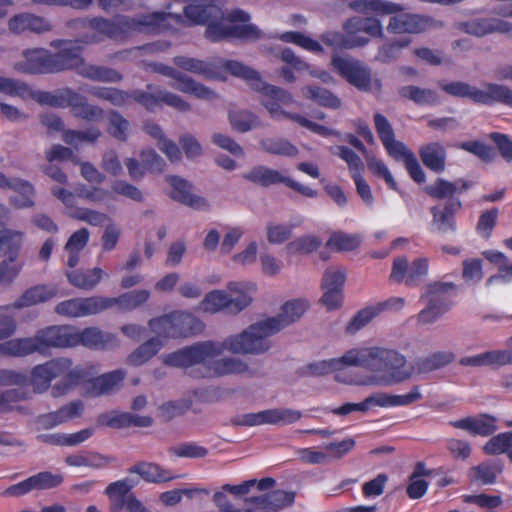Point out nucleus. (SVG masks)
<instances>
[{
  "label": "nucleus",
  "mask_w": 512,
  "mask_h": 512,
  "mask_svg": "<svg viewBox=\"0 0 512 512\" xmlns=\"http://www.w3.org/2000/svg\"><path fill=\"white\" fill-rule=\"evenodd\" d=\"M304 300L283 304L281 313L251 324L243 332L227 337L223 342L207 340L196 342L163 357V364L181 368L195 379L216 378L248 371L246 363L235 358L216 359L225 350L235 354H262L270 346L269 337L298 320L307 310Z\"/></svg>",
  "instance_id": "obj_1"
},
{
  "label": "nucleus",
  "mask_w": 512,
  "mask_h": 512,
  "mask_svg": "<svg viewBox=\"0 0 512 512\" xmlns=\"http://www.w3.org/2000/svg\"><path fill=\"white\" fill-rule=\"evenodd\" d=\"M50 47L57 49V52L41 47L25 49L22 52L23 60L16 65V69L34 75L74 71L83 78L107 83H117L123 79V75L113 68L87 64L83 47L74 45L72 40L55 39L50 42Z\"/></svg>",
  "instance_id": "obj_2"
},
{
  "label": "nucleus",
  "mask_w": 512,
  "mask_h": 512,
  "mask_svg": "<svg viewBox=\"0 0 512 512\" xmlns=\"http://www.w3.org/2000/svg\"><path fill=\"white\" fill-rule=\"evenodd\" d=\"M184 22L180 14L165 11H155L131 17L118 15L114 19L101 16L91 18H76L67 21L68 28H89L95 35L78 40L83 43H96L105 38L123 42L132 34L160 35L172 30Z\"/></svg>",
  "instance_id": "obj_3"
},
{
  "label": "nucleus",
  "mask_w": 512,
  "mask_h": 512,
  "mask_svg": "<svg viewBox=\"0 0 512 512\" xmlns=\"http://www.w3.org/2000/svg\"><path fill=\"white\" fill-rule=\"evenodd\" d=\"M344 359L350 365L365 368L374 375L367 382L372 385L390 386L408 380L413 368L398 350L384 346L359 347L348 350Z\"/></svg>",
  "instance_id": "obj_4"
},
{
  "label": "nucleus",
  "mask_w": 512,
  "mask_h": 512,
  "mask_svg": "<svg viewBox=\"0 0 512 512\" xmlns=\"http://www.w3.org/2000/svg\"><path fill=\"white\" fill-rule=\"evenodd\" d=\"M0 92L11 97L24 100L33 99L42 106L53 108L70 107L76 118L87 121H98L103 117L102 108L89 104L86 98L72 88L63 87L54 91H34L31 87L17 79L0 76Z\"/></svg>",
  "instance_id": "obj_5"
},
{
  "label": "nucleus",
  "mask_w": 512,
  "mask_h": 512,
  "mask_svg": "<svg viewBox=\"0 0 512 512\" xmlns=\"http://www.w3.org/2000/svg\"><path fill=\"white\" fill-rule=\"evenodd\" d=\"M85 369L80 366L73 367V361L67 357H56L42 364L35 365L28 376V384L34 392H46L54 379L61 380L52 387L55 397L66 394L77 386L85 377Z\"/></svg>",
  "instance_id": "obj_6"
},
{
  "label": "nucleus",
  "mask_w": 512,
  "mask_h": 512,
  "mask_svg": "<svg viewBox=\"0 0 512 512\" xmlns=\"http://www.w3.org/2000/svg\"><path fill=\"white\" fill-rule=\"evenodd\" d=\"M119 341L115 334L104 332L97 327L79 330L72 325L46 326L44 355L51 349L84 346L95 350L114 348Z\"/></svg>",
  "instance_id": "obj_7"
},
{
  "label": "nucleus",
  "mask_w": 512,
  "mask_h": 512,
  "mask_svg": "<svg viewBox=\"0 0 512 512\" xmlns=\"http://www.w3.org/2000/svg\"><path fill=\"white\" fill-rule=\"evenodd\" d=\"M147 89L151 92L139 89L127 92L114 87L94 86L91 87L88 92L100 100L108 101L112 105L119 107L125 105L129 99H133L136 103L142 105L150 112H153L163 104L180 112L190 110V105L174 93L163 89L154 90V86L152 84H148Z\"/></svg>",
  "instance_id": "obj_8"
},
{
  "label": "nucleus",
  "mask_w": 512,
  "mask_h": 512,
  "mask_svg": "<svg viewBox=\"0 0 512 512\" xmlns=\"http://www.w3.org/2000/svg\"><path fill=\"white\" fill-rule=\"evenodd\" d=\"M10 307H0V357L24 358L34 353L44 355L46 327L38 329L33 336L11 338L17 330V321L8 313Z\"/></svg>",
  "instance_id": "obj_9"
},
{
  "label": "nucleus",
  "mask_w": 512,
  "mask_h": 512,
  "mask_svg": "<svg viewBox=\"0 0 512 512\" xmlns=\"http://www.w3.org/2000/svg\"><path fill=\"white\" fill-rule=\"evenodd\" d=\"M225 67L229 71V74L245 80L253 90L262 93L265 97L263 105L272 118L291 120L289 115H298L297 113L287 112L281 108V104H289L292 101L291 94L280 87L264 82L258 71L239 61H227Z\"/></svg>",
  "instance_id": "obj_10"
},
{
  "label": "nucleus",
  "mask_w": 512,
  "mask_h": 512,
  "mask_svg": "<svg viewBox=\"0 0 512 512\" xmlns=\"http://www.w3.org/2000/svg\"><path fill=\"white\" fill-rule=\"evenodd\" d=\"M343 29L345 34L341 32L322 34V42L333 48H354L364 46L369 41L367 37L361 36V33L371 37L383 36L382 24L376 18L351 17L344 23Z\"/></svg>",
  "instance_id": "obj_11"
},
{
  "label": "nucleus",
  "mask_w": 512,
  "mask_h": 512,
  "mask_svg": "<svg viewBox=\"0 0 512 512\" xmlns=\"http://www.w3.org/2000/svg\"><path fill=\"white\" fill-rule=\"evenodd\" d=\"M253 285L243 282H229L227 291L213 290L208 292L201 302L204 311L217 313L224 311L229 314H238L252 302L249 291Z\"/></svg>",
  "instance_id": "obj_12"
},
{
  "label": "nucleus",
  "mask_w": 512,
  "mask_h": 512,
  "mask_svg": "<svg viewBox=\"0 0 512 512\" xmlns=\"http://www.w3.org/2000/svg\"><path fill=\"white\" fill-rule=\"evenodd\" d=\"M439 87L451 96L468 98L478 105L492 106L495 103H501L512 107V90L505 85L486 83L485 89L481 90L466 82L454 81L439 83Z\"/></svg>",
  "instance_id": "obj_13"
},
{
  "label": "nucleus",
  "mask_w": 512,
  "mask_h": 512,
  "mask_svg": "<svg viewBox=\"0 0 512 512\" xmlns=\"http://www.w3.org/2000/svg\"><path fill=\"white\" fill-rule=\"evenodd\" d=\"M150 330L164 339L187 338L201 333L204 323L193 314L173 311L148 321Z\"/></svg>",
  "instance_id": "obj_14"
},
{
  "label": "nucleus",
  "mask_w": 512,
  "mask_h": 512,
  "mask_svg": "<svg viewBox=\"0 0 512 512\" xmlns=\"http://www.w3.org/2000/svg\"><path fill=\"white\" fill-rule=\"evenodd\" d=\"M455 290L456 285L453 282L436 281L427 284L425 292L420 297L421 300L427 301V306L418 313V322L431 324L447 313L453 305L449 293Z\"/></svg>",
  "instance_id": "obj_15"
},
{
  "label": "nucleus",
  "mask_w": 512,
  "mask_h": 512,
  "mask_svg": "<svg viewBox=\"0 0 512 512\" xmlns=\"http://www.w3.org/2000/svg\"><path fill=\"white\" fill-rule=\"evenodd\" d=\"M420 386L415 385L411 391L404 395H392L386 392H374L370 396L366 397L360 403H344L340 407L333 410L336 415H348L351 412H367L372 407H400L408 406L422 399Z\"/></svg>",
  "instance_id": "obj_16"
},
{
  "label": "nucleus",
  "mask_w": 512,
  "mask_h": 512,
  "mask_svg": "<svg viewBox=\"0 0 512 512\" xmlns=\"http://www.w3.org/2000/svg\"><path fill=\"white\" fill-rule=\"evenodd\" d=\"M331 64L336 73L360 91L370 92L373 87H381V81L372 78L371 69L358 60L334 55Z\"/></svg>",
  "instance_id": "obj_17"
},
{
  "label": "nucleus",
  "mask_w": 512,
  "mask_h": 512,
  "mask_svg": "<svg viewBox=\"0 0 512 512\" xmlns=\"http://www.w3.org/2000/svg\"><path fill=\"white\" fill-rule=\"evenodd\" d=\"M373 119L377 135L388 155L404 164L409 161L415 154L403 142L395 139L393 127L388 119L379 112L374 114Z\"/></svg>",
  "instance_id": "obj_18"
},
{
  "label": "nucleus",
  "mask_w": 512,
  "mask_h": 512,
  "mask_svg": "<svg viewBox=\"0 0 512 512\" xmlns=\"http://www.w3.org/2000/svg\"><path fill=\"white\" fill-rule=\"evenodd\" d=\"M332 153L347 163L358 195L366 205H372L374 198L370 186L362 176L364 163L360 156L349 147L343 145L333 148Z\"/></svg>",
  "instance_id": "obj_19"
},
{
  "label": "nucleus",
  "mask_w": 512,
  "mask_h": 512,
  "mask_svg": "<svg viewBox=\"0 0 512 512\" xmlns=\"http://www.w3.org/2000/svg\"><path fill=\"white\" fill-rule=\"evenodd\" d=\"M428 270L427 258H417L409 265L406 257H398L393 261L390 279L397 283L404 281L407 286L416 287L428 274Z\"/></svg>",
  "instance_id": "obj_20"
},
{
  "label": "nucleus",
  "mask_w": 512,
  "mask_h": 512,
  "mask_svg": "<svg viewBox=\"0 0 512 512\" xmlns=\"http://www.w3.org/2000/svg\"><path fill=\"white\" fill-rule=\"evenodd\" d=\"M461 209L462 202L459 198H450L443 204L431 207L430 230L441 235L455 233L457 230L456 214Z\"/></svg>",
  "instance_id": "obj_21"
},
{
  "label": "nucleus",
  "mask_w": 512,
  "mask_h": 512,
  "mask_svg": "<svg viewBox=\"0 0 512 512\" xmlns=\"http://www.w3.org/2000/svg\"><path fill=\"white\" fill-rule=\"evenodd\" d=\"M64 481L61 474L42 471L25 480L7 487L1 495L4 497H21L32 490H48L60 486Z\"/></svg>",
  "instance_id": "obj_22"
},
{
  "label": "nucleus",
  "mask_w": 512,
  "mask_h": 512,
  "mask_svg": "<svg viewBox=\"0 0 512 512\" xmlns=\"http://www.w3.org/2000/svg\"><path fill=\"white\" fill-rule=\"evenodd\" d=\"M227 61L222 59L204 61L188 56H176L173 58V63L179 69L208 79H224L223 74L229 73L225 67Z\"/></svg>",
  "instance_id": "obj_23"
},
{
  "label": "nucleus",
  "mask_w": 512,
  "mask_h": 512,
  "mask_svg": "<svg viewBox=\"0 0 512 512\" xmlns=\"http://www.w3.org/2000/svg\"><path fill=\"white\" fill-rule=\"evenodd\" d=\"M153 70L175 80L172 87L178 91L194 95L200 99H213L215 96V93L208 87L194 81L171 66L155 63L153 64Z\"/></svg>",
  "instance_id": "obj_24"
},
{
  "label": "nucleus",
  "mask_w": 512,
  "mask_h": 512,
  "mask_svg": "<svg viewBox=\"0 0 512 512\" xmlns=\"http://www.w3.org/2000/svg\"><path fill=\"white\" fill-rule=\"evenodd\" d=\"M7 26L14 35L25 33L43 35L53 30V24L48 18L32 12H20L13 15L8 20Z\"/></svg>",
  "instance_id": "obj_25"
},
{
  "label": "nucleus",
  "mask_w": 512,
  "mask_h": 512,
  "mask_svg": "<svg viewBox=\"0 0 512 512\" xmlns=\"http://www.w3.org/2000/svg\"><path fill=\"white\" fill-rule=\"evenodd\" d=\"M102 296H91L85 298H71L59 302L54 312L66 318H80L94 315L103 311L101 304Z\"/></svg>",
  "instance_id": "obj_26"
},
{
  "label": "nucleus",
  "mask_w": 512,
  "mask_h": 512,
  "mask_svg": "<svg viewBox=\"0 0 512 512\" xmlns=\"http://www.w3.org/2000/svg\"><path fill=\"white\" fill-rule=\"evenodd\" d=\"M405 300L402 297H392L375 305L367 306L359 310L346 326V333L354 334L369 324L381 312L386 310H400L404 307Z\"/></svg>",
  "instance_id": "obj_27"
},
{
  "label": "nucleus",
  "mask_w": 512,
  "mask_h": 512,
  "mask_svg": "<svg viewBox=\"0 0 512 512\" xmlns=\"http://www.w3.org/2000/svg\"><path fill=\"white\" fill-rule=\"evenodd\" d=\"M301 418V413L296 410L281 408L268 409L258 413H248L237 421V424L243 426H258L262 424H291Z\"/></svg>",
  "instance_id": "obj_28"
},
{
  "label": "nucleus",
  "mask_w": 512,
  "mask_h": 512,
  "mask_svg": "<svg viewBox=\"0 0 512 512\" xmlns=\"http://www.w3.org/2000/svg\"><path fill=\"white\" fill-rule=\"evenodd\" d=\"M345 279L343 270L328 268L325 271L321 284L324 290L321 302L328 310H334L341 306Z\"/></svg>",
  "instance_id": "obj_29"
},
{
  "label": "nucleus",
  "mask_w": 512,
  "mask_h": 512,
  "mask_svg": "<svg viewBox=\"0 0 512 512\" xmlns=\"http://www.w3.org/2000/svg\"><path fill=\"white\" fill-rule=\"evenodd\" d=\"M434 22L429 16L400 13L390 17L387 29L394 34H418L431 28Z\"/></svg>",
  "instance_id": "obj_30"
},
{
  "label": "nucleus",
  "mask_w": 512,
  "mask_h": 512,
  "mask_svg": "<svg viewBox=\"0 0 512 512\" xmlns=\"http://www.w3.org/2000/svg\"><path fill=\"white\" fill-rule=\"evenodd\" d=\"M457 28L466 34L480 38L496 32L509 33L512 31V24L497 18L480 17L460 22Z\"/></svg>",
  "instance_id": "obj_31"
},
{
  "label": "nucleus",
  "mask_w": 512,
  "mask_h": 512,
  "mask_svg": "<svg viewBox=\"0 0 512 512\" xmlns=\"http://www.w3.org/2000/svg\"><path fill=\"white\" fill-rule=\"evenodd\" d=\"M141 164L134 159L128 158L125 161L129 176L133 180L144 177L145 172L162 173L166 166L165 161L153 149L143 150L140 154Z\"/></svg>",
  "instance_id": "obj_32"
},
{
  "label": "nucleus",
  "mask_w": 512,
  "mask_h": 512,
  "mask_svg": "<svg viewBox=\"0 0 512 512\" xmlns=\"http://www.w3.org/2000/svg\"><path fill=\"white\" fill-rule=\"evenodd\" d=\"M497 418L493 415L482 413L476 417L468 416L459 420L451 421L450 425L457 429L468 431L472 435L488 437L493 435L497 429Z\"/></svg>",
  "instance_id": "obj_33"
},
{
  "label": "nucleus",
  "mask_w": 512,
  "mask_h": 512,
  "mask_svg": "<svg viewBox=\"0 0 512 512\" xmlns=\"http://www.w3.org/2000/svg\"><path fill=\"white\" fill-rule=\"evenodd\" d=\"M84 410L82 401H72L58 410L41 414L36 418V424L42 429H52L69 420L79 417Z\"/></svg>",
  "instance_id": "obj_34"
},
{
  "label": "nucleus",
  "mask_w": 512,
  "mask_h": 512,
  "mask_svg": "<svg viewBox=\"0 0 512 512\" xmlns=\"http://www.w3.org/2000/svg\"><path fill=\"white\" fill-rule=\"evenodd\" d=\"M473 185L472 181L462 178L455 181H448L444 178H437L436 181L425 188V192L433 199L446 201L450 198H455L454 195L462 194L470 189Z\"/></svg>",
  "instance_id": "obj_35"
},
{
  "label": "nucleus",
  "mask_w": 512,
  "mask_h": 512,
  "mask_svg": "<svg viewBox=\"0 0 512 512\" xmlns=\"http://www.w3.org/2000/svg\"><path fill=\"white\" fill-rule=\"evenodd\" d=\"M166 181L172 187L170 197L173 200L194 209H202L207 206L204 198L191 193L192 185L188 181L173 175L167 176Z\"/></svg>",
  "instance_id": "obj_36"
},
{
  "label": "nucleus",
  "mask_w": 512,
  "mask_h": 512,
  "mask_svg": "<svg viewBox=\"0 0 512 512\" xmlns=\"http://www.w3.org/2000/svg\"><path fill=\"white\" fill-rule=\"evenodd\" d=\"M504 471V463L500 459L486 460L473 466L468 477L472 483L478 485H492Z\"/></svg>",
  "instance_id": "obj_37"
},
{
  "label": "nucleus",
  "mask_w": 512,
  "mask_h": 512,
  "mask_svg": "<svg viewBox=\"0 0 512 512\" xmlns=\"http://www.w3.org/2000/svg\"><path fill=\"white\" fill-rule=\"evenodd\" d=\"M150 292L146 289L125 292L118 297H102L103 311L117 305L122 311H132L148 301Z\"/></svg>",
  "instance_id": "obj_38"
},
{
  "label": "nucleus",
  "mask_w": 512,
  "mask_h": 512,
  "mask_svg": "<svg viewBox=\"0 0 512 512\" xmlns=\"http://www.w3.org/2000/svg\"><path fill=\"white\" fill-rule=\"evenodd\" d=\"M459 364L471 367L512 364V350H492L474 356L462 357Z\"/></svg>",
  "instance_id": "obj_39"
},
{
  "label": "nucleus",
  "mask_w": 512,
  "mask_h": 512,
  "mask_svg": "<svg viewBox=\"0 0 512 512\" xmlns=\"http://www.w3.org/2000/svg\"><path fill=\"white\" fill-rule=\"evenodd\" d=\"M58 293L56 287L45 284L35 285L28 288L23 294L11 305L14 309H22L45 303L54 298Z\"/></svg>",
  "instance_id": "obj_40"
},
{
  "label": "nucleus",
  "mask_w": 512,
  "mask_h": 512,
  "mask_svg": "<svg viewBox=\"0 0 512 512\" xmlns=\"http://www.w3.org/2000/svg\"><path fill=\"white\" fill-rule=\"evenodd\" d=\"M99 423L111 428H127V427H149L153 423L150 416H137L129 412H119L101 415L98 419Z\"/></svg>",
  "instance_id": "obj_41"
},
{
  "label": "nucleus",
  "mask_w": 512,
  "mask_h": 512,
  "mask_svg": "<svg viewBox=\"0 0 512 512\" xmlns=\"http://www.w3.org/2000/svg\"><path fill=\"white\" fill-rule=\"evenodd\" d=\"M419 155L423 164L435 173H441L446 166V149L439 142H430L420 147Z\"/></svg>",
  "instance_id": "obj_42"
},
{
  "label": "nucleus",
  "mask_w": 512,
  "mask_h": 512,
  "mask_svg": "<svg viewBox=\"0 0 512 512\" xmlns=\"http://www.w3.org/2000/svg\"><path fill=\"white\" fill-rule=\"evenodd\" d=\"M434 473L435 470L427 468L424 462H417L409 476V483L406 487L407 496L413 500L422 498L429 488V483L422 477H429Z\"/></svg>",
  "instance_id": "obj_43"
},
{
  "label": "nucleus",
  "mask_w": 512,
  "mask_h": 512,
  "mask_svg": "<svg viewBox=\"0 0 512 512\" xmlns=\"http://www.w3.org/2000/svg\"><path fill=\"white\" fill-rule=\"evenodd\" d=\"M349 7L361 14L391 15L404 10L403 6L385 0H352Z\"/></svg>",
  "instance_id": "obj_44"
},
{
  "label": "nucleus",
  "mask_w": 512,
  "mask_h": 512,
  "mask_svg": "<svg viewBox=\"0 0 512 512\" xmlns=\"http://www.w3.org/2000/svg\"><path fill=\"white\" fill-rule=\"evenodd\" d=\"M24 233L13 229L0 230V257H7L10 262H15L19 257Z\"/></svg>",
  "instance_id": "obj_45"
},
{
  "label": "nucleus",
  "mask_w": 512,
  "mask_h": 512,
  "mask_svg": "<svg viewBox=\"0 0 512 512\" xmlns=\"http://www.w3.org/2000/svg\"><path fill=\"white\" fill-rule=\"evenodd\" d=\"M125 378V372L117 369L104 373L90 382L89 394L93 397L101 396L112 392Z\"/></svg>",
  "instance_id": "obj_46"
},
{
  "label": "nucleus",
  "mask_w": 512,
  "mask_h": 512,
  "mask_svg": "<svg viewBox=\"0 0 512 512\" xmlns=\"http://www.w3.org/2000/svg\"><path fill=\"white\" fill-rule=\"evenodd\" d=\"M145 132L157 140L158 148L169 158L171 162L181 160V151L179 147L171 140L167 139L161 127L154 122L147 121L144 124Z\"/></svg>",
  "instance_id": "obj_47"
},
{
  "label": "nucleus",
  "mask_w": 512,
  "mask_h": 512,
  "mask_svg": "<svg viewBox=\"0 0 512 512\" xmlns=\"http://www.w3.org/2000/svg\"><path fill=\"white\" fill-rule=\"evenodd\" d=\"M243 177L262 187H269L280 183L287 186L289 179V177L283 176L278 170L261 165L253 167L248 173L244 174Z\"/></svg>",
  "instance_id": "obj_48"
},
{
  "label": "nucleus",
  "mask_w": 512,
  "mask_h": 512,
  "mask_svg": "<svg viewBox=\"0 0 512 512\" xmlns=\"http://www.w3.org/2000/svg\"><path fill=\"white\" fill-rule=\"evenodd\" d=\"M454 359L455 355L451 351H437L426 357L418 358L412 368L418 373H429L449 365Z\"/></svg>",
  "instance_id": "obj_49"
},
{
  "label": "nucleus",
  "mask_w": 512,
  "mask_h": 512,
  "mask_svg": "<svg viewBox=\"0 0 512 512\" xmlns=\"http://www.w3.org/2000/svg\"><path fill=\"white\" fill-rule=\"evenodd\" d=\"M64 461L68 466L71 467H89L93 469H100L112 462L113 458L102 455L98 452L82 451L80 453L68 455Z\"/></svg>",
  "instance_id": "obj_50"
},
{
  "label": "nucleus",
  "mask_w": 512,
  "mask_h": 512,
  "mask_svg": "<svg viewBox=\"0 0 512 512\" xmlns=\"http://www.w3.org/2000/svg\"><path fill=\"white\" fill-rule=\"evenodd\" d=\"M104 271L95 267L87 270H72L66 272L68 282L82 290H92L102 279Z\"/></svg>",
  "instance_id": "obj_51"
},
{
  "label": "nucleus",
  "mask_w": 512,
  "mask_h": 512,
  "mask_svg": "<svg viewBox=\"0 0 512 512\" xmlns=\"http://www.w3.org/2000/svg\"><path fill=\"white\" fill-rule=\"evenodd\" d=\"M11 190L17 192V195L11 196L9 199L10 205L14 208L24 209L31 208L35 205L34 198L36 191L29 181L21 178H14V185Z\"/></svg>",
  "instance_id": "obj_52"
},
{
  "label": "nucleus",
  "mask_w": 512,
  "mask_h": 512,
  "mask_svg": "<svg viewBox=\"0 0 512 512\" xmlns=\"http://www.w3.org/2000/svg\"><path fill=\"white\" fill-rule=\"evenodd\" d=\"M162 337H151L138 346L127 357V363L132 366H141L153 358L163 347Z\"/></svg>",
  "instance_id": "obj_53"
},
{
  "label": "nucleus",
  "mask_w": 512,
  "mask_h": 512,
  "mask_svg": "<svg viewBox=\"0 0 512 512\" xmlns=\"http://www.w3.org/2000/svg\"><path fill=\"white\" fill-rule=\"evenodd\" d=\"M129 473L138 474L143 480L162 483L174 479L170 471L155 463L140 462L129 469Z\"/></svg>",
  "instance_id": "obj_54"
},
{
  "label": "nucleus",
  "mask_w": 512,
  "mask_h": 512,
  "mask_svg": "<svg viewBox=\"0 0 512 512\" xmlns=\"http://www.w3.org/2000/svg\"><path fill=\"white\" fill-rule=\"evenodd\" d=\"M343 366H351L350 363L344 359V355L339 358H332L309 363L305 366H302L299 369V373L302 376H322L333 371H337Z\"/></svg>",
  "instance_id": "obj_55"
},
{
  "label": "nucleus",
  "mask_w": 512,
  "mask_h": 512,
  "mask_svg": "<svg viewBox=\"0 0 512 512\" xmlns=\"http://www.w3.org/2000/svg\"><path fill=\"white\" fill-rule=\"evenodd\" d=\"M89 231L86 228H81L75 231L65 244V251L68 253L67 265L74 268L78 265L80 259V252L85 248L89 241Z\"/></svg>",
  "instance_id": "obj_56"
},
{
  "label": "nucleus",
  "mask_w": 512,
  "mask_h": 512,
  "mask_svg": "<svg viewBox=\"0 0 512 512\" xmlns=\"http://www.w3.org/2000/svg\"><path fill=\"white\" fill-rule=\"evenodd\" d=\"M402 98L413 101L419 106L436 105L439 103V96L436 91L427 88H420L414 85L403 86L398 91Z\"/></svg>",
  "instance_id": "obj_57"
},
{
  "label": "nucleus",
  "mask_w": 512,
  "mask_h": 512,
  "mask_svg": "<svg viewBox=\"0 0 512 512\" xmlns=\"http://www.w3.org/2000/svg\"><path fill=\"white\" fill-rule=\"evenodd\" d=\"M303 95L316 104L329 108L338 109L341 106V100L330 90L316 85H308L302 89Z\"/></svg>",
  "instance_id": "obj_58"
},
{
  "label": "nucleus",
  "mask_w": 512,
  "mask_h": 512,
  "mask_svg": "<svg viewBox=\"0 0 512 512\" xmlns=\"http://www.w3.org/2000/svg\"><path fill=\"white\" fill-rule=\"evenodd\" d=\"M260 146L268 154L295 157L298 155V148L288 139L282 137H267L260 141Z\"/></svg>",
  "instance_id": "obj_59"
},
{
  "label": "nucleus",
  "mask_w": 512,
  "mask_h": 512,
  "mask_svg": "<svg viewBox=\"0 0 512 512\" xmlns=\"http://www.w3.org/2000/svg\"><path fill=\"white\" fill-rule=\"evenodd\" d=\"M280 58L283 62L286 63V65L283 66L280 70V75L286 82L292 83L295 81V71H304L308 68V65L299 57H297L294 51L290 48L282 49Z\"/></svg>",
  "instance_id": "obj_60"
},
{
  "label": "nucleus",
  "mask_w": 512,
  "mask_h": 512,
  "mask_svg": "<svg viewBox=\"0 0 512 512\" xmlns=\"http://www.w3.org/2000/svg\"><path fill=\"white\" fill-rule=\"evenodd\" d=\"M361 244V238L355 234H348L342 231L333 232L326 242V246L335 251H353Z\"/></svg>",
  "instance_id": "obj_61"
},
{
  "label": "nucleus",
  "mask_w": 512,
  "mask_h": 512,
  "mask_svg": "<svg viewBox=\"0 0 512 512\" xmlns=\"http://www.w3.org/2000/svg\"><path fill=\"white\" fill-rule=\"evenodd\" d=\"M512 450V432H502L492 436L483 446V453L489 456L506 454Z\"/></svg>",
  "instance_id": "obj_62"
},
{
  "label": "nucleus",
  "mask_w": 512,
  "mask_h": 512,
  "mask_svg": "<svg viewBox=\"0 0 512 512\" xmlns=\"http://www.w3.org/2000/svg\"><path fill=\"white\" fill-rule=\"evenodd\" d=\"M279 39L286 43H293L309 52L316 54H322L324 52L322 45L318 41L299 31L284 32L279 36Z\"/></svg>",
  "instance_id": "obj_63"
},
{
  "label": "nucleus",
  "mask_w": 512,
  "mask_h": 512,
  "mask_svg": "<svg viewBox=\"0 0 512 512\" xmlns=\"http://www.w3.org/2000/svg\"><path fill=\"white\" fill-rule=\"evenodd\" d=\"M499 210L496 207L482 212L478 218L475 230L483 239H490L495 226L497 225Z\"/></svg>",
  "instance_id": "obj_64"
}]
</instances>
